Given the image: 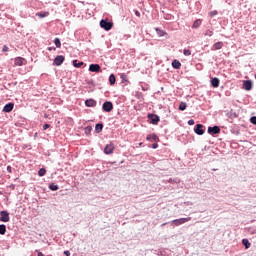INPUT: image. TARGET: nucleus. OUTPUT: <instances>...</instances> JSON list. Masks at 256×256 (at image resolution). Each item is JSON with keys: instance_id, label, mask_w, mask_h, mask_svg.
<instances>
[{"instance_id": "22", "label": "nucleus", "mask_w": 256, "mask_h": 256, "mask_svg": "<svg viewBox=\"0 0 256 256\" xmlns=\"http://www.w3.org/2000/svg\"><path fill=\"white\" fill-rule=\"evenodd\" d=\"M194 29H199V27H201V19H198L196 20L194 23H193V26H192Z\"/></svg>"}, {"instance_id": "23", "label": "nucleus", "mask_w": 256, "mask_h": 256, "mask_svg": "<svg viewBox=\"0 0 256 256\" xmlns=\"http://www.w3.org/2000/svg\"><path fill=\"white\" fill-rule=\"evenodd\" d=\"M115 81H116L115 74H111L109 76V83H110V85H115Z\"/></svg>"}, {"instance_id": "38", "label": "nucleus", "mask_w": 256, "mask_h": 256, "mask_svg": "<svg viewBox=\"0 0 256 256\" xmlns=\"http://www.w3.org/2000/svg\"><path fill=\"white\" fill-rule=\"evenodd\" d=\"M136 17H141V13L138 10H134Z\"/></svg>"}, {"instance_id": "33", "label": "nucleus", "mask_w": 256, "mask_h": 256, "mask_svg": "<svg viewBox=\"0 0 256 256\" xmlns=\"http://www.w3.org/2000/svg\"><path fill=\"white\" fill-rule=\"evenodd\" d=\"M121 79H122V83L127 82V75L126 74H121Z\"/></svg>"}, {"instance_id": "14", "label": "nucleus", "mask_w": 256, "mask_h": 256, "mask_svg": "<svg viewBox=\"0 0 256 256\" xmlns=\"http://www.w3.org/2000/svg\"><path fill=\"white\" fill-rule=\"evenodd\" d=\"M86 107H95L97 105V102L94 99H88L85 101Z\"/></svg>"}, {"instance_id": "36", "label": "nucleus", "mask_w": 256, "mask_h": 256, "mask_svg": "<svg viewBox=\"0 0 256 256\" xmlns=\"http://www.w3.org/2000/svg\"><path fill=\"white\" fill-rule=\"evenodd\" d=\"M49 127H51L49 124H44V125H43L44 131H47V129H49Z\"/></svg>"}, {"instance_id": "44", "label": "nucleus", "mask_w": 256, "mask_h": 256, "mask_svg": "<svg viewBox=\"0 0 256 256\" xmlns=\"http://www.w3.org/2000/svg\"><path fill=\"white\" fill-rule=\"evenodd\" d=\"M38 256H44L41 252H38Z\"/></svg>"}, {"instance_id": "28", "label": "nucleus", "mask_w": 256, "mask_h": 256, "mask_svg": "<svg viewBox=\"0 0 256 256\" xmlns=\"http://www.w3.org/2000/svg\"><path fill=\"white\" fill-rule=\"evenodd\" d=\"M72 63L74 67H77V68L83 67V62H77V60H73Z\"/></svg>"}, {"instance_id": "29", "label": "nucleus", "mask_w": 256, "mask_h": 256, "mask_svg": "<svg viewBox=\"0 0 256 256\" xmlns=\"http://www.w3.org/2000/svg\"><path fill=\"white\" fill-rule=\"evenodd\" d=\"M84 131L86 135H89L91 134V131H93V128L91 126H87Z\"/></svg>"}, {"instance_id": "8", "label": "nucleus", "mask_w": 256, "mask_h": 256, "mask_svg": "<svg viewBox=\"0 0 256 256\" xmlns=\"http://www.w3.org/2000/svg\"><path fill=\"white\" fill-rule=\"evenodd\" d=\"M243 88L245 91H251L253 89V82L251 80H245L243 82Z\"/></svg>"}, {"instance_id": "5", "label": "nucleus", "mask_w": 256, "mask_h": 256, "mask_svg": "<svg viewBox=\"0 0 256 256\" xmlns=\"http://www.w3.org/2000/svg\"><path fill=\"white\" fill-rule=\"evenodd\" d=\"M208 133H210V135H219L221 128H219V126L208 127Z\"/></svg>"}, {"instance_id": "4", "label": "nucleus", "mask_w": 256, "mask_h": 256, "mask_svg": "<svg viewBox=\"0 0 256 256\" xmlns=\"http://www.w3.org/2000/svg\"><path fill=\"white\" fill-rule=\"evenodd\" d=\"M102 109L103 111H106V113H111V111H113V103L109 101L104 102Z\"/></svg>"}, {"instance_id": "24", "label": "nucleus", "mask_w": 256, "mask_h": 256, "mask_svg": "<svg viewBox=\"0 0 256 256\" xmlns=\"http://www.w3.org/2000/svg\"><path fill=\"white\" fill-rule=\"evenodd\" d=\"M36 16L39 17L40 19H43L49 16V12L37 13Z\"/></svg>"}, {"instance_id": "42", "label": "nucleus", "mask_w": 256, "mask_h": 256, "mask_svg": "<svg viewBox=\"0 0 256 256\" xmlns=\"http://www.w3.org/2000/svg\"><path fill=\"white\" fill-rule=\"evenodd\" d=\"M157 147H159V145H157V143L152 144V149H157Z\"/></svg>"}, {"instance_id": "1", "label": "nucleus", "mask_w": 256, "mask_h": 256, "mask_svg": "<svg viewBox=\"0 0 256 256\" xmlns=\"http://www.w3.org/2000/svg\"><path fill=\"white\" fill-rule=\"evenodd\" d=\"M191 221V217L188 218H179L171 221L172 225H175V227H179V225H185V223H189Z\"/></svg>"}, {"instance_id": "39", "label": "nucleus", "mask_w": 256, "mask_h": 256, "mask_svg": "<svg viewBox=\"0 0 256 256\" xmlns=\"http://www.w3.org/2000/svg\"><path fill=\"white\" fill-rule=\"evenodd\" d=\"M188 125H195V120L190 119V120L188 121Z\"/></svg>"}, {"instance_id": "45", "label": "nucleus", "mask_w": 256, "mask_h": 256, "mask_svg": "<svg viewBox=\"0 0 256 256\" xmlns=\"http://www.w3.org/2000/svg\"><path fill=\"white\" fill-rule=\"evenodd\" d=\"M165 225H167V223H163V224H162V227H165Z\"/></svg>"}, {"instance_id": "3", "label": "nucleus", "mask_w": 256, "mask_h": 256, "mask_svg": "<svg viewBox=\"0 0 256 256\" xmlns=\"http://www.w3.org/2000/svg\"><path fill=\"white\" fill-rule=\"evenodd\" d=\"M0 221H2V223H9L10 221L9 212L2 210L0 212Z\"/></svg>"}, {"instance_id": "37", "label": "nucleus", "mask_w": 256, "mask_h": 256, "mask_svg": "<svg viewBox=\"0 0 256 256\" xmlns=\"http://www.w3.org/2000/svg\"><path fill=\"white\" fill-rule=\"evenodd\" d=\"M8 173H13V168L11 166H7Z\"/></svg>"}, {"instance_id": "11", "label": "nucleus", "mask_w": 256, "mask_h": 256, "mask_svg": "<svg viewBox=\"0 0 256 256\" xmlns=\"http://www.w3.org/2000/svg\"><path fill=\"white\" fill-rule=\"evenodd\" d=\"M148 118L150 119V121L153 125H157V123H159V116H157L155 114H149Z\"/></svg>"}, {"instance_id": "16", "label": "nucleus", "mask_w": 256, "mask_h": 256, "mask_svg": "<svg viewBox=\"0 0 256 256\" xmlns=\"http://www.w3.org/2000/svg\"><path fill=\"white\" fill-rule=\"evenodd\" d=\"M172 67L174 69H180L181 68V62H179V60L172 61Z\"/></svg>"}, {"instance_id": "2", "label": "nucleus", "mask_w": 256, "mask_h": 256, "mask_svg": "<svg viewBox=\"0 0 256 256\" xmlns=\"http://www.w3.org/2000/svg\"><path fill=\"white\" fill-rule=\"evenodd\" d=\"M100 27L102 29H105V31H111V29H113V22H109L107 20H101Z\"/></svg>"}, {"instance_id": "21", "label": "nucleus", "mask_w": 256, "mask_h": 256, "mask_svg": "<svg viewBox=\"0 0 256 256\" xmlns=\"http://www.w3.org/2000/svg\"><path fill=\"white\" fill-rule=\"evenodd\" d=\"M50 191H59V185L57 184H50L49 185Z\"/></svg>"}, {"instance_id": "12", "label": "nucleus", "mask_w": 256, "mask_h": 256, "mask_svg": "<svg viewBox=\"0 0 256 256\" xmlns=\"http://www.w3.org/2000/svg\"><path fill=\"white\" fill-rule=\"evenodd\" d=\"M13 107H14L13 103L6 104L3 108L4 113H11V111H13Z\"/></svg>"}, {"instance_id": "30", "label": "nucleus", "mask_w": 256, "mask_h": 256, "mask_svg": "<svg viewBox=\"0 0 256 256\" xmlns=\"http://www.w3.org/2000/svg\"><path fill=\"white\" fill-rule=\"evenodd\" d=\"M204 35H205L206 37H213V31L207 30V31L204 33Z\"/></svg>"}, {"instance_id": "26", "label": "nucleus", "mask_w": 256, "mask_h": 256, "mask_svg": "<svg viewBox=\"0 0 256 256\" xmlns=\"http://www.w3.org/2000/svg\"><path fill=\"white\" fill-rule=\"evenodd\" d=\"M45 173H47V170H45V168H41V169L38 171L39 177H45Z\"/></svg>"}, {"instance_id": "31", "label": "nucleus", "mask_w": 256, "mask_h": 256, "mask_svg": "<svg viewBox=\"0 0 256 256\" xmlns=\"http://www.w3.org/2000/svg\"><path fill=\"white\" fill-rule=\"evenodd\" d=\"M183 53H184V55H185L186 57H189V55H191V50H189V49H184Z\"/></svg>"}, {"instance_id": "18", "label": "nucleus", "mask_w": 256, "mask_h": 256, "mask_svg": "<svg viewBox=\"0 0 256 256\" xmlns=\"http://www.w3.org/2000/svg\"><path fill=\"white\" fill-rule=\"evenodd\" d=\"M222 48H223V42H216L213 45V49H215V51H218L219 49H222Z\"/></svg>"}, {"instance_id": "34", "label": "nucleus", "mask_w": 256, "mask_h": 256, "mask_svg": "<svg viewBox=\"0 0 256 256\" xmlns=\"http://www.w3.org/2000/svg\"><path fill=\"white\" fill-rule=\"evenodd\" d=\"M250 123H252L253 125H256V116H253L250 118Z\"/></svg>"}, {"instance_id": "43", "label": "nucleus", "mask_w": 256, "mask_h": 256, "mask_svg": "<svg viewBox=\"0 0 256 256\" xmlns=\"http://www.w3.org/2000/svg\"><path fill=\"white\" fill-rule=\"evenodd\" d=\"M55 49H56L55 47H49L48 51H55Z\"/></svg>"}, {"instance_id": "13", "label": "nucleus", "mask_w": 256, "mask_h": 256, "mask_svg": "<svg viewBox=\"0 0 256 256\" xmlns=\"http://www.w3.org/2000/svg\"><path fill=\"white\" fill-rule=\"evenodd\" d=\"M24 63H25V60L24 58H21V57H17L14 60V64L17 65L18 67H21V65H24Z\"/></svg>"}, {"instance_id": "40", "label": "nucleus", "mask_w": 256, "mask_h": 256, "mask_svg": "<svg viewBox=\"0 0 256 256\" xmlns=\"http://www.w3.org/2000/svg\"><path fill=\"white\" fill-rule=\"evenodd\" d=\"M64 255L65 256H71V252H69L68 250L64 251Z\"/></svg>"}, {"instance_id": "25", "label": "nucleus", "mask_w": 256, "mask_h": 256, "mask_svg": "<svg viewBox=\"0 0 256 256\" xmlns=\"http://www.w3.org/2000/svg\"><path fill=\"white\" fill-rule=\"evenodd\" d=\"M54 45H56L57 49L61 47V40L59 38L54 39Z\"/></svg>"}, {"instance_id": "17", "label": "nucleus", "mask_w": 256, "mask_h": 256, "mask_svg": "<svg viewBox=\"0 0 256 256\" xmlns=\"http://www.w3.org/2000/svg\"><path fill=\"white\" fill-rule=\"evenodd\" d=\"M242 245H244L245 249H249V247H251V242H249L247 238H244L242 240Z\"/></svg>"}, {"instance_id": "15", "label": "nucleus", "mask_w": 256, "mask_h": 256, "mask_svg": "<svg viewBox=\"0 0 256 256\" xmlns=\"http://www.w3.org/2000/svg\"><path fill=\"white\" fill-rule=\"evenodd\" d=\"M220 80L219 78H212L211 79V85L212 87H219Z\"/></svg>"}, {"instance_id": "41", "label": "nucleus", "mask_w": 256, "mask_h": 256, "mask_svg": "<svg viewBox=\"0 0 256 256\" xmlns=\"http://www.w3.org/2000/svg\"><path fill=\"white\" fill-rule=\"evenodd\" d=\"M210 15H211V17H214V15H217V11L214 10V11L210 12Z\"/></svg>"}, {"instance_id": "27", "label": "nucleus", "mask_w": 256, "mask_h": 256, "mask_svg": "<svg viewBox=\"0 0 256 256\" xmlns=\"http://www.w3.org/2000/svg\"><path fill=\"white\" fill-rule=\"evenodd\" d=\"M185 109H187V103L181 102L180 105H179V110L180 111H185Z\"/></svg>"}, {"instance_id": "32", "label": "nucleus", "mask_w": 256, "mask_h": 256, "mask_svg": "<svg viewBox=\"0 0 256 256\" xmlns=\"http://www.w3.org/2000/svg\"><path fill=\"white\" fill-rule=\"evenodd\" d=\"M147 139H153V141H157V139H159V137H157V135L153 134L152 136H148Z\"/></svg>"}, {"instance_id": "19", "label": "nucleus", "mask_w": 256, "mask_h": 256, "mask_svg": "<svg viewBox=\"0 0 256 256\" xmlns=\"http://www.w3.org/2000/svg\"><path fill=\"white\" fill-rule=\"evenodd\" d=\"M95 131L96 133H101L103 131V124L102 123L96 124Z\"/></svg>"}, {"instance_id": "7", "label": "nucleus", "mask_w": 256, "mask_h": 256, "mask_svg": "<svg viewBox=\"0 0 256 256\" xmlns=\"http://www.w3.org/2000/svg\"><path fill=\"white\" fill-rule=\"evenodd\" d=\"M63 61H65V57L63 55H59L54 59V65L57 67L63 65Z\"/></svg>"}, {"instance_id": "35", "label": "nucleus", "mask_w": 256, "mask_h": 256, "mask_svg": "<svg viewBox=\"0 0 256 256\" xmlns=\"http://www.w3.org/2000/svg\"><path fill=\"white\" fill-rule=\"evenodd\" d=\"M2 51H3L4 53H7V51H9V47L3 46Z\"/></svg>"}, {"instance_id": "6", "label": "nucleus", "mask_w": 256, "mask_h": 256, "mask_svg": "<svg viewBox=\"0 0 256 256\" xmlns=\"http://www.w3.org/2000/svg\"><path fill=\"white\" fill-rule=\"evenodd\" d=\"M89 71L91 73H99L101 71V66L99 64H90Z\"/></svg>"}, {"instance_id": "9", "label": "nucleus", "mask_w": 256, "mask_h": 256, "mask_svg": "<svg viewBox=\"0 0 256 256\" xmlns=\"http://www.w3.org/2000/svg\"><path fill=\"white\" fill-rule=\"evenodd\" d=\"M194 131L196 135H203L205 133V130H203V124H197Z\"/></svg>"}, {"instance_id": "10", "label": "nucleus", "mask_w": 256, "mask_h": 256, "mask_svg": "<svg viewBox=\"0 0 256 256\" xmlns=\"http://www.w3.org/2000/svg\"><path fill=\"white\" fill-rule=\"evenodd\" d=\"M113 149H115V147L113 146V144H107L104 148V153L106 155H111V153H113Z\"/></svg>"}, {"instance_id": "20", "label": "nucleus", "mask_w": 256, "mask_h": 256, "mask_svg": "<svg viewBox=\"0 0 256 256\" xmlns=\"http://www.w3.org/2000/svg\"><path fill=\"white\" fill-rule=\"evenodd\" d=\"M7 233V226L5 224L0 225V235H5Z\"/></svg>"}]
</instances>
